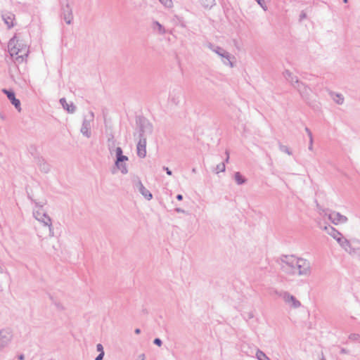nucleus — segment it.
<instances>
[{"mask_svg": "<svg viewBox=\"0 0 360 360\" xmlns=\"http://www.w3.org/2000/svg\"><path fill=\"white\" fill-rule=\"evenodd\" d=\"M53 304H55V306L56 307V308L58 310H63V305L60 302H55L53 300Z\"/></svg>", "mask_w": 360, "mask_h": 360, "instance_id": "f704fd0d", "label": "nucleus"}, {"mask_svg": "<svg viewBox=\"0 0 360 360\" xmlns=\"http://www.w3.org/2000/svg\"><path fill=\"white\" fill-rule=\"evenodd\" d=\"M89 114H90V119L89 120H91V122H92L94 120V113L92 111H91L89 112Z\"/></svg>", "mask_w": 360, "mask_h": 360, "instance_id": "37998d69", "label": "nucleus"}, {"mask_svg": "<svg viewBox=\"0 0 360 360\" xmlns=\"http://www.w3.org/2000/svg\"><path fill=\"white\" fill-rule=\"evenodd\" d=\"M256 356L258 360H270V359L261 350L258 349L256 353Z\"/></svg>", "mask_w": 360, "mask_h": 360, "instance_id": "bb28decb", "label": "nucleus"}, {"mask_svg": "<svg viewBox=\"0 0 360 360\" xmlns=\"http://www.w3.org/2000/svg\"><path fill=\"white\" fill-rule=\"evenodd\" d=\"M192 172H193V173H195V172H196V169H195V168H193V169H192Z\"/></svg>", "mask_w": 360, "mask_h": 360, "instance_id": "864d4df0", "label": "nucleus"}, {"mask_svg": "<svg viewBox=\"0 0 360 360\" xmlns=\"http://www.w3.org/2000/svg\"><path fill=\"white\" fill-rule=\"evenodd\" d=\"M115 167L121 172L122 174H126L128 173V169L124 162L128 161L129 158L127 156L123 155V151L121 147H117L115 149Z\"/></svg>", "mask_w": 360, "mask_h": 360, "instance_id": "20e7f679", "label": "nucleus"}, {"mask_svg": "<svg viewBox=\"0 0 360 360\" xmlns=\"http://www.w3.org/2000/svg\"><path fill=\"white\" fill-rule=\"evenodd\" d=\"M12 339L11 332L8 329L0 330V347H4L7 345Z\"/></svg>", "mask_w": 360, "mask_h": 360, "instance_id": "4468645a", "label": "nucleus"}, {"mask_svg": "<svg viewBox=\"0 0 360 360\" xmlns=\"http://www.w3.org/2000/svg\"><path fill=\"white\" fill-rule=\"evenodd\" d=\"M139 128V138L146 137V134H152L153 124L145 117H139L136 119Z\"/></svg>", "mask_w": 360, "mask_h": 360, "instance_id": "39448f33", "label": "nucleus"}, {"mask_svg": "<svg viewBox=\"0 0 360 360\" xmlns=\"http://www.w3.org/2000/svg\"><path fill=\"white\" fill-rule=\"evenodd\" d=\"M176 198V199L178 200H183V195L181 194H178Z\"/></svg>", "mask_w": 360, "mask_h": 360, "instance_id": "a18cd8bd", "label": "nucleus"}, {"mask_svg": "<svg viewBox=\"0 0 360 360\" xmlns=\"http://www.w3.org/2000/svg\"><path fill=\"white\" fill-rule=\"evenodd\" d=\"M201 4L205 8H211L215 5V0H200Z\"/></svg>", "mask_w": 360, "mask_h": 360, "instance_id": "a878e982", "label": "nucleus"}, {"mask_svg": "<svg viewBox=\"0 0 360 360\" xmlns=\"http://www.w3.org/2000/svg\"><path fill=\"white\" fill-rule=\"evenodd\" d=\"M234 179L238 185L244 184L247 181L246 178L244 177L239 172H235Z\"/></svg>", "mask_w": 360, "mask_h": 360, "instance_id": "393cba45", "label": "nucleus"}, {"mask_svg": "<svg viewBox=\"0 0 360 360\" xmlns=\"http://www.w3.org/2000/svg\"><path fill=\"white\" fill-rule=\"evenodd\" d=\"M208 47L223 58V63L225 65H229L231 67H233V64L231 61L230 53L228 51L224 50L223 48L214 46L211 43H209Z\"/></svg>", "mask_w": 360, "mask_h": 360, "instance_id": "6e6552de", "label": "nucleus"}, {"mask_svg": "<svg viewBox=\"0 0 360 360\" xmlns=\"http://www.w3.org/2000/svg\"><path fill=\"white\" fill-rule=\"evenodd\" d=\"M300 20H302V19H304V18H306V14H305L304 12H302V13L300 14Z\"/></svg>", "mask_w": 360, "mask_h": 360, "instance_id": "49530a36", "label": "nucleus"}, {"mask_svg": "<svg viewBox=\"0 0 360 360\" xmlns=\"http://www.w3.org/2000/svg\"><path fill=\"white\" fill-rule=\"evenodd\" d=\"M1 18L8 29L14 26L15 15L13 13L6 11H2Z\"/></svg>", "mask_w": 360, "mask_h": 360, "instance_id": "dca6fc26", "label": "nucleus"}, {"mask_svg": "<svg viewBox=\"0 0 360 360\" xmlns=\"http://www.w3.org/2000/svg\"><path fill=\"white\" fill-rule=\"evenodd\" d=\"M313 142H314L313 137L309 138V147H308V149L309 150H313Z\"/></svg>", "mask_w": 360, "mask_h": 360, "instance_id": "c9c22d12", "label": "nucleus"}, {"mask_svg": "<svg viewBox=\"0 0 360 360\" xmlns=\"http://www.w3.org/2000/svg\"><path fill=\"white\" fill-rule=\"evenodd\" d=\"M279 149L281 151L289 155H292V151L289 149V148L286 146L281 144L280 142H279Z\"/></svg>", "mask_w": 360, "mask_h": 360, "instance_id": "c756f323", "label": "nucleus"}, {"mask_svg": "<svg viewBox=\"0 0 360 360\" xmlns=\"http://www.w3.org/2000/svg\"><path fill=\"white\" fill-rule=\"evenodd\" d=\"M330 96H332L334 102H335L337 104L342 105L344 103L345 98L342 94L330 92Z\"/></svg>", "mask_w": 360, "mask_h": 360, "instance_id": "4be33fe9", "label": "nucleus"}, {"mask_svg": "<svg viewBox=\"0 0 360 360\" xmlns=\"http://www.w3.org/2000/svg\"><path fill=\"white\" fill-rule=\"evenodd\" d=\"M18 360H24L25 359L24 354H21L18 355Z\"/></svg>", "mask_w": 360, "mask_h": 360, "instance_id": "c03bdc74", "label": "nucleus"}, {"mask_svg": "<svg viewBox=\"0 0 360 360\" xmlns=\"http://www.w3.org/2000/svg\"><path fill=\"white\" fill-rule=\"evenodd\" d=\"M134 333L137 335L141 333V330L139 328H136Z\"/></svg>", "mask_w": 360, "mask_h": 360, "instance_id": "09e8293b", "label": "nucleus"}, {"mask_svg": "<svg viewBox=\"0 0 360 360\" xmlns=\"http://www.w3.org/2000/svg\"><path fill=\"white\" fill-rule=\"evenodd\" d=\"M167 8H171L173 5L172 0H159Z\"/></svg>", "mask_w": 360, "mask_h": 360, "instance_id": "2f4dec72", "label": "nucleus"}, {"mask_svg": "<svg viewBox=\"0 0 360 360\" xmlns=\"http://www.w3.org/2000/svg\"><path fill=\"white\" fill-rule=\"evenodd\" d=\"M38 165L39 167V169L41 172H43L44 173H48L49 172L50 165L47 162H46L43 159L39 160Z\"/></svg>", "mask_w": 360, "mask_h": 360, "instance_id": "b1692460", "label": "nucleus"}, {"mask_svg": "<svg viewBox=\"0 0 360 360\" xmlns=\"http://www.w3.org/2000/svg\"><path fill=\"white\" fill-rule=\"evenodd\" d=\"M163 169L168 175L171 176L172 174V172L168 167L164 166Z\"/></svg>", "mask_w": 360, "mask_h": 360, "instance_id": "58836bf2", "label": "nucleus"}, {"mask_svg": "<svg viewBox=\"0 0 360 360\" xmlns=\"http://www.w3.org/2000/svg\"><path fill=\"white\" fill-rule=\"evenodd\" d=\"M350 255H356L360 258V248H354L350 245V248H348L347 251Z\"/></svg>", "mask_w": 360, "mask_h": 360, "instance_id": "cd10ccee", "label": "nucleus"}, {"mask_svg": "<svg viewBox=\"0 0 360 360\" xmlns=\"http://www.w3.org/2000/svg\"><path fill=\"white\" fill-rule=\"evenodd\" d=\"M255 1L258 3V4H259V5L262 8H264V10H266V8H265L266 7V3H265V1H264V0H255Z\"/></svg>", "mask_w": 360, "mask_h": 360, "instance_id": "72a5a7b5", "label": "nucleus"}, {"mask_svg": "<svg viewBox=\"0 0 360 360\" xmlns=\"http://www.w3.org/2000/svg\"><path fill=\"white\" fill-rule=\"evenodd\" d=\"M290 264L296 265L298 275L307 276L310 274V263L307 259L297 258V260H295L294 263L290 262Z\"/></svg>", "mask_w": 360, "mask_h": 360, "instance_id": "0eeeda50", "label": "nucleus"}, {"mask_svg": "<svg viewBox=\"0 0 360 360\" xmlns=\"http://www.w3.org/2000/svg\"><path fill=\"white\" fill-rule=\"evenodd\" d=\"M91 122V120H88L86 117H84L80 131L86 138H89L91 136V132L90 131Z\"/></svg>", "mask_w": 360, "mask_h": 360, "instance_id": "f3484780", "label": "nucleus"}, {"mask_svg": "<svg viewBox=\"0 0 360 360\" xmlns=\"http://www.w3.org/2000/svg\"><path fill=\"white\" fill-rule=\"evenodd\" d=\"M96 349L99 353H102V351H104L103 345L100 343L96 345Z\"/></svg>", "mask_w": 360, "mask_h": 360, "instance_id": "e433bc0d", "label": "nucleus"}, {"mask_svg": "<svg viewBox=\"0 0 360 360\" xmlns=\"http://www.w3.org/2000/svg\"><path fill=\"white\" fill-rule=\"evenodd\" d=\"M225 169H226V167H225V162H221L219 164H218L217 166H216V168H215V172L217 174H218L219 172H224L225 171Z\"/></svg>", "mask_w": 360, "mask_h": 360, "instance_id": "c85d7f7f", "label": "nucleus"}, {"mask_svg": "<svg viewBox=\"0 0 360 360\" xmlns=\"http://www.w3.org/2000/svg\"><path fill=\"white\" fill-rule=\"evenodd\" d=\"M305 131L307 133L309 138L313 137L312 133L308 127H305Z\"/></svg>", "mask_w": 360, "mask_h": 360, "instance_id": "ea45409f", "label": "nucleus"}, {"mask_svg": "<svg viewBox=\"0 0 360 360\" xmlns=\"http://www.w3.org/2000/svg\"><path fill=\"white\" fill-rule=\"evenodd\" d=\"M28 198L32 201L34 202L37 207H39L38 210H34V212H33V215L35 217V219L37 220H38L39 221H41V223H43L44 226L48 228L49 232V236H51V237L54 236V232H53V227H52L51 219L46 214V213L44 212V211L41 209V207H43L44 203V202L39 203V202H35V200H34L30 195H28Z\"/></svg>", "mask_w": 360, "mask_h": 360, "instance_id": "f03ea898", "label": "nucleus"}, {"mask_svg": "<svg viewBox=\"0 0 360 360\" xmlns=\"http://www.w3.org/2000/svg\"><path fill=\"white\" fill-rule=\"evenodd\" d=\"M175 211L178 213H184L185 212V210L181 209V208H179V207H177L175 209Z\"/></svg>", "mask_w": 360, "mask_h": 360, "instance_id": "a19ab883", "label": "nucleus"}, {"mask_svg": "<svg viewBox=\"0 0 360 360\" xmlns=\"http://www.w3.org/2000/svg\"><path fill=\"white\" fill-rule=\"evenodd\" d=\"M60 4L61 9V17L68 25H70L73 20V13L72 8L69 3V0H66L65 3H63L61 0H60Z\"/></svg>", "mask_w": 360, "mask_h": 360, "instance_id": "423d86ee", "label": "nucleus"}, {"mask_svg": "<svg viewBox=\"0 0 360 360\" xmlns=\"http://www.w3.org/2000/svg\"><path fill=\"white\" fill-rule=\"evenodd\" d=\"M0 118H1V120H5V116H4L2 113H1V112H0Z\"/></svg>", "mask_w": 360, "mask_h": 360, "instance_id": "3c124183", "label": "nucleus"}, {"mask_svg": "<svg viewBox=\"0 0 360 360\" xmlns=\"http://www.w3.org/2000/svg\"><path fill=\"white\" fill-rule=\"evenodd\" d=\"M278 296L283 298L284 302L292 308H298L300 307L301 303L296 299L295 296L290 294L287 291H282L278 293Z\"/></svg>", "mask_w": 360, "mask_h": 360, "instance_id": "9b49d317", "label": "nucleus"}, {"mask_svg": "<svg viewBox=\"0 0 360 360\" xmlns=\"http://www.w3.org/2000/svg\"><path fill=\"white\" fill-rule=\"evenodd\" d=\"M139 358L141 359V360H145V354H140Z\"/></svg>", "mask_w": 360, "mask_h": 360, "instance_id": "8fccbe9b", "label": "nucleus"}, {"mask_svg": "<svg viewBox=\"0 0 360 360\" xmlns=\"http://www.w3.org/2000/svg\"><path fill=\"white\" fill-rule=\"evenodd\" d=\"M328 219L331 221L333 224L335 225H338L339 224H345L348 221V219L346 216L341 214L340 212L333 211L331 212L328 216Z\"/></svg>", "mask_w": 360, "mask_h": 360, "instance_id": "f8f14e48", "label": "nucleus"}, {"mask_svg": "<svg viewBox=\"0 0 360 360\" xmlns=\"http://www.w3.org/2000/svg\"><path fill=\"white\" fill-rule=\"evenodd\" d=\"M226 158L225 160V162H228V161L229 160V153L228 150L226 151Z\"/></svg>", "mask_w": 360, "mask_h": 360, "instance_id": "de8ad7c7", "label": "nucleus"}, {"mask_svg": "<svg viewBox=\"0 0 360 360\" xmlns=\"http://www.w3.org/2000/svg\"><path fill=\"white\" fill-rule=\"evenodd\" d=\"M2 92L7 96V98L11 103L15 106L18 112H20V101L19 99L15 98V94L12 89H3Z\"/></svg>", "mask_w": 360, "mask_h": 360, "instance_id": "ddd939ff", "label": "nucleus"}, {"mask_svg": "<svg viewBox=\"0 0 360 360\" xmlns=\"http://www.w3.org/2000/svg\"><path fill=\"white\" fill-rule=\"evenodd\" d=\"M321 360H326V359L324 358V356H323L322 358L321 359Z\"/></svg>", "mask_w": 360, "mask_h": 360, "instance_id": "6e6d98bb", "label": "nucleus"}, {"mask_svg": "<svg viewBox=\"0 0 360 360\" xmlns=\"http://www.w3.org/2000/svg\"><path fill=\"white\" fill-rule=\"evenodd\" d=\"M181 94L180 91L174 89L170 92L169 96V101L172 104L178 105L181 101Z\"/></svg>", "mask_w": 360, "mask_h": 360, "instance_id": "6ab92c4d", "label": "nucleus"}, {"mask_svg": "<svg viewBox=\"0 0 360 360\" xmlns=\"http://www.w3.org/2000/svg\"><path fill=\"white\" fill-rule=\"evenodd\" d=\"M323 229L326 231L328 234L332 236L336 241L339 243V245L345 250L348 251V248H350V242L345 238L342 236V233L336 230L333 226L328 225L325 226Z\"/></svg>", "mask_w": 360, "mask_h": 360, "instance_id": "7ed1b4c3", "label": "nucleus"}, {"mask_svg": "<svg viewBox=\"0 0 360 360\" xmlns=\"http://www.w3.org/2000/svg\"><path fill=\"white\" fill-rule=\"evenodd\" d=\"M153 343H154L155 345H157V346H158V347H160V346H162V341L160 338H155V339H154V340H153Z\"/></svg>", "mask_w": 360, "mask_h": 360, "instance_id": "473e14b6", "label": "nucleus"}, {"mask_svg": "<svg viewBox=\"0 0 360 360\" xmlns=\"http://www.w3.org/2000/svg\"><path fill=\"white\" fill-rule=\"evenodd\" d=\"M3 272V269L1 268V266H0V274H1Z\"/></svg>", "mask_w": 360, "mask_h": 360, "instance_id": "5fc2aeb1", "label": "nucleus"}, {"mask_svg": "<svg viewBox=\"0 0 360 360\" xmlns=\"http://www.w3.org/2000/svg\"><path fill=\"white\" fill-rule=\"evenodd\" d=\"M285 259H282V265L281 269L283 271L290 274H297V269L296 268V265L291 264L290 262H295V260H297V258L290 256H285Z\"/></svg>", "mask_w": 360, "mask_h": 360, "instance_id": "1a4fd4ad", "label": "nucleus"}, {"mask_svg": "<svg viewBox=\"0 0 360 360\" xmlns=\"http://www.w3.org/2000/svg\"><path fill=\"white\" fill-rule=\"evenodd\" d=\"M348 0H343L344 3H347Z\"/></svg>", "mask_w": 360, "mask_h": 360, "instance_id": "4d7b16f0", "label": "nucleus"}, {"mask_svg": "<svg viewBox=\"0 0 360 360\" xmlns=\"http://www.w3.org/2000/svg\"><path fill=\"white\" fill-rule=\"evenodd\" d=\"M137 155L143 158L146 156V137L139 138L136 146Z\"/></svg>", "mask_w": 360, "mask_h": 360, "instance_id": "2eb2a0df", "label": "nucleus"}, {"mask_svg": "<svg viewBox=\"0 0 360 360\" xmlns=\"http://www.w3.org/2000/svg\"><path fill=\"white\" fill-rule=\"evenodd\" d=\"M8 50L11 56L18 63H22L29 53L28 46L16 34L9 40Z\"/></svg>", "mask_w": 360, "mask_h": 360, "instance_id": "f257e3e1", "label": "nucleus"}, {"mask_svg": "<svg viewBox=\"0 0 360 360\" xmlns=\"http://www.w3.org/2000/svg\"><path fill=\"white\" fill-rule=\"evenodd\" d=\"M294 89L299 92L302 98L309 103L311 92V88L300 81L297 84H295Z\"/></svg>", "mask_w": 360, "mask_h": 360, "instance_id": "9d476101", "label": "nucleus"}, {"mask_svg": "<svg viewBox=\"0 0 360 360\" xmlns=\"http://www.w3.org/2000/svg\"><path fill=\"white\" fill-rule=\"evenodd\" d=\"M349 351L345 348L340 349V354H348Z\"/></svg>", "mask_w": 360, "mask_h": 360, "instance_id": "79ce46f5", "label": "nucleus"}, {"mask_svg": "<svg viewBox=\"0 0 360 360\" xmlns=\"http://www.w3.org/2000/svg\"><path fill=\"white\" fill-rule=\"evenodd\" d=\"M104 354V351H102V353H99V354L96 357L95 360H102Z\"/></svg>", "mask_w": 360, "mask_h": 360, "instance_id": "4c0bfd02", "label": "nucleus"}, {"mask_svg": "<svg viewBox=\"0 0 360 360\" xmlns=\"http://www.w3.org/2000/svg\"><path fill=\"white\" fill-rule=\"evenodd\" d=\"M136 186L141 195L148 200L153 198L152 193L143 185L142 182L139 180L136 184Z\"/></svg>", "mask_w": 360, "mask_h": 360, "instance_id": "a211bd4d", "label": "nucleus"}, {"mask_svg": "<svg viewBox=\"0 0 360 360\" xmlns=\"http://www.w3.org/2000/svg\"><path fill=\"white\" fill-rule=\"evenodd\" d=\"M59 102L63 108L69 113H74L76 111L77 107L73 103H68L65 98H61Z\"/></svg>", "mask_w": 360, "mask_h": 360, "instance_id": "412c9836", "label": "nucleus"}, {"mask_svg": "<svg viewBox=\"0 0 360 360\" xmlns=\"http://www.w3.org/2000/svg\"><path fill=\"white\" fill-rule=\"evenodd\" d=\"M181 26L182 27H186V25H185V23H184V22H181Z\"/></svg>", "mask_w": 360, "mask_h": 360, "instance_id": "603ef678", "label": "nucleus"}, {"mask_svg": "<svg viewBox=\"0 0 360 360\" xmlns=\"http://www.w3.org/2000/svg\"><path fill=\"white\" fill-rule=\"evenodd\" d=\"M283 76L286 80H288L291 84L293 88L295 87V84H297L300 82L297 77L294 76L292 73L288 70L284 71Z\"/></svg>", "mask_w": 360, "mask_h": 360, "instance_id": "aec40b11", "label": "nucleus"}, {"mask_svg": "<svg viewBox=\"0 0 360 360\" xmlns=\"http://www.w3.org/2000/svg\"><path fill=\"white\" fill-rule=\"evenodd\" d=\"M153 29L155 31H158L159 34H164L166 33V30L163 25H162L159 22L154 21L153 23Z\"/></svg>", "mask_w": 360, "mask_h": 360, "instance_id": "5701e85b", "label": "nucleus"}, {"mask_svg": "<svg viewBox=\"0 0 360 360\" xmlns=\"http://www.w3.org/2000/svg\"><path fill=\"white\" fill-rule=\"evenodd\" d=\"M349 340L354 342H359L360 341V335L357 333H351L349 335Z\"/></svg>", "mask_w": 360, "mask_h": 360, "instance_id": "7c9ffc66", "label": "nucleus"}]
</instances>
